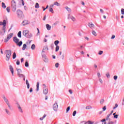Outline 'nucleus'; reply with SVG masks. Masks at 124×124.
Returning <instances> with one entry per match:
<instances>
[{
	"label": "nucleus",
	"instance_id": "obj_17",
	"mask_svg": "<svg viewBox=\"0 0 124 124\" xmlns=\"http://www.w3.org/2000/svg\"><path fill=\"white\" fill-rule=\"evenodd\" d=\"M16 70L17 71V75L22 73V70H21L20 69H18V68H17Z\"/></svg>",
	"mask_w": 124,
	"mask_h": 124
},
{
	"label": "nucleus",
	"instance_id": "obj_31",
	"mask_svg": "<svg viewBox=\"0 0 124 124\" xmlns=\"http://www.w3.org/2000/svg\"><path fill=\"white\" fill-rule=\"evenodd\" d=\"M2 8H6V5H5V3L4 2H2Z\"/></svg>",
	"mask_w": 124,
	"mask_h": 124
},
{
	"label": "nucleus",
	"instance_id": "obj_5",
	"mask_svg": "<svg viewBox=\"0 0 124 124\" xmlns=\"http://www.w3.org/2000/svg\"><path fill=\"white\" fill-rule=\"evenodd\" d=\"M109 121L108 119V116H107L106 119H104L102 120H101V122H102V124H109Z\"/></svg>",
	"mask_w": 124,
	"mask_h": 124
},
{
	"label": "nucleus",
	"instance_id": "obj_40",
	"mask_svg": "<svg viewBox=\"0 0 124 124\" xmlns=\"http://www.w3.org/2000/svg\"><path fill=\"white\" fill-rule=\"evenodd\" d=\"M5 110L6 111V113L8 114V115H10V112H9L8 111V110H7V109H5Z\"/></svg>",
	"mask_w": 124,
	"mask_h": 124
},
{
	"label": "nucleus",
	"instance_id": "obj_29",
	"mask_svg": "<svg viewBox=\"0 0 124 124\" xmlns=\"http://www.w3.org/2000/svg\"><path fill=\"white\" fill-rule=\"evenodd\" d=\"M16 44H17V45H18V46H19V47H20V46H22V44H23V42L22 41H20L19 42H18Z\"/></svg>",
	"mask_w": 124,
	"mask_h": 124
},
{
	"label": "nucleus",
	"instance_id": "obj_48",
	"mask_svg": "<svg viewBox=\"0 0 124 124\" xmlns=\"http://www.w3.org/2000/svg\"><path fill=\"white\" fill-rule=\"evenodd\" d=\"M37 30L38 31V32L37 33V35H39V33H40V32L39 31V29L38 28H37Z\"/></svg>",
	"mask_w": 124,
	"mask_h": 124
},
{
	"label": "nucleus",
	"instance_id": "obj_60",
	"mask_svg": "<svg viewBox=\"0 0 124 124\" xmlns=\"http://www.w3.org/2000/svg\"><path fill=\"white\" fill-rule=\"evenodd\" d=\"M69 93H70V94H72V93H73L72 90H70L69 91Z\"/></svg>",
	"mask_w": 124,
	"mask_h": 124
},
{
	"label": "nucleus",
	"instance_id": "obj_3",
	"mask_svg": "<svg viewBox=\"0 0 124 124\" xmlns=\"http://www.w3.org/2000/svg\"><path fill=\"white\" fill-rule=\"evenodd\" d=\"M0 26H3L2 30L5 32V27H6V20H4L2 22H0Z\"/></svg>",
	"mask_w": 124,
	"mask_h": 124
},
{
	"label": "nucleus",
	"instance_id": "obj_39",
	"mask_svg": "<svg viewBox=\"0 0 124 124\" xmlns=\"http://www.w3.org/2000/svg\"><path fill=\"white\" fill-rule=\"evenodd\" d=\"M70 110V107H68L66 108V113H68V111Z\"/></svg>",
	"mask_w": 124,
	"mask_h": 124
},
{
	"label": "nucleus",
	"instance_id": "obj_59",
	"mask_svg": "<svg viewBox=\"0 0 124 124\" xmlns=\"http://www.w3.org/2000/svg\"><path fill=\"white\" fill-rule=\"evenodd\" d=\"M114 112V111L112 110L111 111V113L109 114H108V116H109V117L110 116H111V115H112V114H113V112Z\"/></svg>",
	"mask_w": 124,
	"mask_h": 124
},
{
	"label": "nucleus",
	"instance_id": "obj_16",
	"mask_svg": "<svg viewBox=\"0 0 124 124\" xmlns=\"http://www.w3.org/2000/svg\"><path fill=\"white\" fill-rule=\"evenodd\" d=\"M94 124V122H93V121H88L87 122H86L84 124Z\"/></svg>",
	"mask_w": 124,
	"mask_h": 124
},
{
	"label": "nucleus",
	"instance_id": "obj_1",
	"mask_svg": "<svg viewBox=\"0 0 124 124\" xmlns=\"http://www.w3.org/2000/svg\"><path fill=\"white\" fill-rule=\"evenodd\" d=\"M11 4L12 11L15 12L17 8V4L16 3V1H15V0H12L11 1Z\"/></svg>",
	"mask_w": 124,
	"mask_h": 124
},
{
	"label": "nucleus",
	"instance_id": "obj_13",
	"mask_svg": "<svg viewBox=\"0 0 124 124\" xmlns=\"http://www.w3.org/2000/svg\"><path fill=\"white\" fill-rule=\"evenodd\" d=\"M43 59L45 62H48V59L47 58L46 55H43Z\"/></svg>",
	"mask_w": 124,
	"mask_h": 124
},
{
	"label": "nucleus",
	"instance_id": "obj_57",
	"mask_svg": "<svg viewBox=\"0 0 124 124\" xmlns=\"http://www.w3.org/2000/svg\"><path fill=\"white\" fill-rule=\"evenodd\" d=\"M55 67L57 68L59 67V63H56L55 64Z\"/></svg>",
	"mask_w": 124,
	"mask_h": 124
},
{
	"label": "nucleus",
	"instance_id": "obj_58",
	"mask_svg": "<svg viewBox=\"0 0 124 124\" xmlns=\"http://www.w3.org/2000/svg\"><path fill=\"white\" fill-rule=\"evenodd\" d=\"M97 76H98V78H100L101 75L99 73H97Z\"/></svg>",
	"mask_w": 124,
	"mask_h": 124
},
{
	"label": "nucleus",
	"instance_id": "obj_53",
	"mask_svg": "<svg viewBox=\"0 0 124 124\" xmlns=\"http://www.w3.org/2000/svg\"><path fill=\"white\" fill-rule=\"evenodd\" d=\"M118 116H119L118 115L116 114L115 115H114V119H118Z\"/></svg>",
	"mask_w": 124,
	"mask_h": 124
},
{
	"label": "nucleus",
	"instance_id": "obj_45",
	"mask_svg": "<svg viewBox=\"0 0 124 124\" xmlns=\"http://www.w3.org/2000/svg\"><path fill=\"white\" fill-rule=\"evenodd\" d=\"M100 103L101 104H103V103H104V99H102V100H101Z\"/></svg>",
	"mask_w": 124,
	"mask_h": 124
},
{
	"label": "nucleus",
	"instance_id": "obj_63",
	"mask_svg": "<svg viewBox=\"0 0 124 124\" xmlns=\"http://www.w3.org/2000/svg\"><path fill=\"white\" fill-rule=\"evenodd\" d=\"M30 93H32V88H30Z\"/></svg>",
	"mask_w": 124,
	"mask_h": 124
},
{
	"label": "nucleus",
	"instance_id": "obj_52",
	"mask_svg": "<svg viewBox=\"0 0 124 124\" xmlns=\"http://www.w3.org/2000/svg\"><path fill=\"white\" fill-rule=\"evenodd\" d=\"M114 80H115V81H116V80H117V79H118V76H114Z\"/></svg>",
	"mask_w": 124,
	"mask_h": 124
},
{
	"label": "nucleus",
	"instance_id": "obj_11",
	"mask_svg": "<svg viewBox=\"0 0 124 124\" xmlns=\"http://www.w3.org/2000/svg\"><path fill=\"white\" fill-rule=\"evenodd\" d=\"M19 41H20V40L19 39H18L17 37H14V41L16 44H17V43H18L19 42Z\"/></svg>",
	"mask_w": 124,
	"mask_h": 124
},
{
	"label": "nucleus",
	"instance_id": "obj_2",
	"mask_svg": "<svg viewBox=\"0 0 124 124\" xmlns=\"http://www.w3.org/2000/svg\"><path fill=\"white\" fill-rule=\"evenodd\" d=\"M11 54H12L11 50H6V61H9L10 59V57H11Z\"/></svg>",
	"mask_w": 124,
	"mask_h": 124
},
{
	"label": "nucleus",
	"instance_id": "obj_37",
	"mask_svg": "<svg viewBox=\"0 0 124 124\" xmlns=\"http://www.w3.org/2000/svg\"><path fill=\"white\" fill-rule=\"evenodd\" d=\"M6 11L8 13H9V12H10V7H7L6 8Z\"/></svg>",
	"mask_w": 124,
	"mask_h": 124
},
{
	"label": "nucleus",
	"instance_id": "obj_32",
	"mask_svg": "<svg viewBox=\"0 0 124 124\" xmlns=\"http://www.w3.org/2000/svg\"><path fill=\"white\" fill-rule=\"evenodd\" d=\"M3 99L7 104V103H9V102H8V100H7L5 96L3 97Z\"/></svg>",
	"mask_w": 124,
	"mask_h": 124
},
{
	"label": "nucleus",
	"instance_id": "obj_50",
	"mask_svg": "<svg viewBox=\"0 0 124 124\" xmlns=\"http://www.w3.org/2000/svg\"><path fill=\"white\" fill-rule=\"evenodd\" d=\"M102 109H103V111H105V110H106V106H105L102 108Z\"/></svg>",
	"mask_w": 124,
	"mask_h": 124
},
{
	"label": "nucleus",
	"instance_id": "obj_24",
	"mask_svg": "<svg viewBox=\"0 0 124 124\" xmlns=\"http://www.w3.org/2000/svg\"><path fill=\"white\" fill-rule=\"evenodd\" d=\"M46 28L48 31H50L51 30V26H49V24H46Z\"/></svg>",
	"mask_w": 124,
	"mask_h": 124
},
{
	"label": "nucleus",
	"instance_id": "obj_25",
	"mask_svg": "<svg viewBox=\"0 0 124 124\" xmlns=\"http://www.w3.org/2000/svg\"><path fill=\"white\" fill-rule=\"evenodd\" d=\"M36 87H37L36 91L38 92V91H39V82L37 83Z\"/></svg>",
	"mask_w": 124,
	"mask_h": 124
},
{
	"label": "nucleus",
	"instance_id": "obj_44",
	"mask_svg": "<svg viewBox=\"0 0 124 124\" xmlns=\"http://www.w3.org/2000/svg\"><path fill=\"white\" fill-rule=\"evenodd\" d=\"M106 76L108 78H110V74H109V73H107Z\"/></svg>",
	"mask_w": 124,
	"mask_h": 124
},
{
	"label": "nucleus",
	"instance_id": "obj_41",
	"mask_svg": "<svg viewBox=\"0 0 124 124\" xmlns=\"http://www.w3.org/2000/svg\"><path fill=\"white\" fill-rule=\"evenodd\" d=\"M49 12H51V13H54V11L53 10V8L51 7L49 8Z\"/></svg>",
	"mask_w": 124,
	"mask_h": 124
},
{
	"label": "nucleus",
	"instance_id": "obj_64",
	"mask_svg": "<svg viewBox=\"0 0 124 124\" xmlns=\"http://www.w3.org/2000/svg\"><path fill=\"white\" fill-rule=\"evenodd\" d=\"M100 11L101 13H103V10H102V9H100Z\"/></svg>",
	"mask_w": 124,
	"mask_h": 124
},
{
	"label": "nucleus",
	"instance_id": "obj_43",
	"mask_svg": "<svg viewBox=\"0 0 124 124\" xmlns=\"http://www.w3.org/2000/svg\"><path fill=\"white\" fill-rule=\"evenodd\" d=\"M76 113H77L76 110H75V111L73 112V117H75V116H76Z\"/></svg>",
	"mask_w": 124,
	"mask_h": 124
},
{
	"label": "nucleus",
	"instance_id": "obj_35",
	"mask_svg": "<svg viewBox=\"0 0 124 124\" xmlns=\"http://www.w3.org/2000/svg\"><path fill=\"white\" fill-rule=\"evenodd\" d=\"M92 34H93V35H94L95 36H96L97 35L96 32H95V31H92Z\"/></svg>",
	"mask_w": 124,
	"mask_h": 124
},
{
	"label": "nucleus",
	"instance_id": "obj_23",
	"mask_svg": "<svg viewBox=\"0 0 124 124\" xmlns=\"http://www.w3.org/2000/svg\"><path fill=\"white\" fill-rule=\"evenodd\" d=\"M43 93H44V94H47V93H48V89L44 90Z\"/></svg>",
	"mask_w": 124,
	"mask_h": 124
},
{
	"label": "nucleus",
	"instance_id": "obj_7",
	"mask_svg": "<svg viewBox=\"0 0 124 124\" xmlns=\"http://www.w3.org/2000/svg\"><path fill=\"white\" fill-rule=\"evenodd\" d=\"M30 33V31L28 30H24L23 31V34L24 35V36H27L28 34Z\"/></svg>",
	"mask_w": 124,
	"mask_h": 124
},
{
	"label": "nucleus",
	"instance_id": "obj_10",
	"mask_svg": "<svg viewBox=\"0 0 124 124\" xmlns=\"http://www.w3.org/2000/svg\"><path fill=\"white\" fill-rule=\"evenodd\" d=\"M68 19H70L73 22L76 21V19L73 16H69L68 17Z\"/></svg>",
	"mask_w": 124,
	"mask_h": 124
},
{
	"label": "nucleus",
	"instance_id": "obj_27",
	"mask_svg": "<svg viewBox=\"0 0 124 124\" xmlns=\"http://www.w3.org/2000/svg\"><path fill=\"white\" fill-rule=\"evenodd\" d=\"M59 43H60V41H59L58 40H56L54 42V44L55 46H58V44H59Z\"/></svg>",
	"mask_w": 124,
	"mask_h": 124
},
{
	"label": "nucleus",
	"instance_id": "obj_34",
	"mask_svg": "<svg viewBox=\"0 0 124 124\" xmlns=\"http://www.w3.org/2000/svg\"><path fill=\"white\" fill-rule=\"evenodd\" d=\"M25 66L26 67H29V62L28 61H26L25 63Z\"/></svg>",
	"mask_w": 124,
	"mask_h": 124
},
{
	"label": "nucleus",
	"instance_id": "obj_6",
	"mask_svg": "<svg viewBox=\"0 0 124 124\" xmlns=\"http://www.w3.org/2000/svg\"><path fill=\"white\" fill-rule=\"evenodd\" d=\"M16 14L18 16H23V12L20 10H17L16 11Z\"/></svg>",
	"mask_w": 124,
	"mask_h": 124
},
{
	"label": "nucleus",
	"instance_id": "obj_36",
	"mask_svg": "<svg viewBox=\"0 0 124 124\" xmlns=\"http://www.w3.org/2000/svg\"><path fill=\"white\" fill-rule=\"evenodd\" d=\"M13 59H16V53L14 52L13 54Z\"/></svg>",
	"mask_w": 124,
	"mask_h": 124
},
{
	"label": "nucleus",
	"instance_id": "obj_28",
	"mask_svg": "<svg viewBox=\"0 0 124 124\" xmlns=\"http://www.w3.org/2000/svg\"><path fill=\"white\" fill-rule=\"evenodd\" d=\"M93 108L92 107V106H87L86 107V109H87V110H90V109H92Z\"/></svg>",
	"mask_w": 124,
	"mask_h": 124
},
{
	"label": "nucleus",
	"instance_id": "obj_47",
	"mask_svg": "<svg viewBox=\"0 0 124 124\" xmlns=\"http://www.w3.org/2000/svg\"><path fill=\"white\" fill-rule=\"evenodd\" d=\"M102 54H103V51H100L98 52V55H102Z\"/></svg>",
	"mask_w": 124,
	"mask_h": 124
},
{
	"label": "nucleus",
	"instance_id": "obj_62",
	"mask_svg": "<svg viewBox=\"0 0 124 124\" xmlns=\"http://www.w3.org/2000/svg\"><path fill=\"white\" fill-rule=\"evenodd\" d=\"M115 35H113L112 36V37H111V39H114V38H115Z\"/></svg>",
	"mask_w": 124,
	"mask_h": 124
},
{
	"label": "nucleus",
	"instance_id": "obj_42",
	"mask_svg": "<svg viewBox=\"0 0 124 124\" xmlns=\"http://www.w3.org/2000/svg\"><path fill=\"white\" fill-rule=\"evenodd\" d=\"M46 117V114H45V115L43 116V117L40 118V120L41 121H43V119H44V118H45Z\"/></svg>",
	"mask_w": 124,
	"mask_h": 124
},
{
	"label": "nucleus",
	"instance_id": "obj_55",
	"mask_svg": "<svg viewBox=\"0 0 124 124\" xmlns=\"http://www.w3.org/2000/svg\"><path fill=\"white\" fill-rule=\"evenodd\" d=\"M16 64H17V65H19L20 64V61H19V60L17 61Z\"/></svg>",
	"mask_w": 124,
	"mask_h": 124
},
{
	"label": "nucleus",
	"instance_id": "obj_15",
	"mask_svg": "<svg viewBox=\"0 0 124 124\" xmlns=\"http://www.w3.org/2000/svg\"><path fill=\"white\" fill-rule=\"evenodd\" d=\"M54 5H56L57 6H60L61 4L58 2V1H55L54 3V5H52V6H54Z\"/></svg>",
	"mask_w": 124,
	"mask_h": 124
},
{
	"label": "nucleus",
	"instance_id": "obj_14",
	"mask_svg": "<svg viewBox=\"0 0 124 124\" xmlns=\"http://www.w3.org/2000/svg\"><path fill=\"white\" fill-rule=\"evenodd\" d=\"M29 24V21H28L27 20H25L23 22H22V25L23 26H26V25H28Z\"/></svg>",
	"mask_w": 124,
	"mask_h": 124
},
{
	"label": "nucleus",
	"instance_id": "obj_56",
	"mask_svg": "<svg viewBox=\"0 0 124 124\" xmlns=\"http://www.w3.org/2000/svg\"><path fill=\"white\" fill-rule=\"evenodd\" d=\"M117 107H118V104H116L115 105V107L113 108V109H116V108H117Z\"/></svg>",
	"mask_w": 124,
	"mask_h": 124
},
{
	"label": "nucleus",
	"instance_id": "obj_51",
	"mask_svg": "<svg viewBox=\"0 0 124 124\" xmlns=\"http://www.w3.org/2000/svg\"><path fill=\"white\" fill-rule=\"evenodd\" d=\"M18 76H19V77H24V75H23L22 74H20L18 75Z\"/></svg>",
	"mask_w": 124,
	"mask_h": 124
},
{
	"label": "nucleus",
	"instance_id": "obj_19",
	"mask_svg": "<svg viewBox=\"0 0 124 124\" xmlns=\"http://www.w3.org/2000/svg\"><path fill=\"white\" fill-rule=\"evenodd\" d=\"M65 8L68 12H71V9H70V8L68 7V6H66Z\"/></svg>",
	"mask_w": 124,
	"mask_h": 124
},
{
	"label": "nucleus",
	"instance_id": "obj_21",
	"mask_svg": "<svg viewBox=\"0 0 124 124\" xmlns=\"http://www.w3.org/2000/svg\"><path fill=\"white\" fill-rule=\"evenodd\" d=\"M17 107L19 110V112H21V113H23V110L22 109V108H21V107L20 106V105L18 104Z\"/></svg>",
	"mask_w": 124,
	"mask_h": 124
},
{
	"label": "nucleus",
	"instance_id": "obj_46",
	"mask_svg": "<svg viewBox=\"0 0 124 124\" xmlns=\"http://www.w3.org/2000/svg\"><path fill=\"white\" fill-rule=\"evenodd\" d=\"M121 14H122V15H124V9H121Z\"/></svg>",
	"mask_w": 124,
	"mask_h": 124
},
{
	"label": "nucleus",
	"instance_id": "obj_18",
	"mask_svg": "<svg viewBox=\"0 0 124 124\" xmlns=\"http://www.w3.org/2000/svg\"><path fill=\"white\" fill-rule=\"evenodd\" d=\"M88 26L91 28V29H93V28H94V25L92 23H89Z\"/></svg>",
	"mask_w": 124,
	"mask_h": 124
},
{
	"label": "nucleus",
	"instance_id": "obj_12",
	"mask_svg": "<svg viewBox=\"0 0 124 124\" xmlns=\"http://www.w3.org/2000/svg\"><path fill=\"white\" fill-rule=\"evenodd\" d=\"M110 118V115H108V124H113L114 122L112 121H111V119Z\"/></svg>",
	"mask_w": 124,
	"mask_h": 124
},
{
	"label": "nucleus",
	"instance_id": "obj_20",
	"mask_svg": "<svg viewBox=\"0 0 124 124\" xmlns=\"http://www.w3.org/2000/svg\"><path fill=\"white\" fill-rule=\"evenodd\" d=\"M26 84L27 86V89H30V83H29L28 79H27L26 81Z\"/></svg>",
	"mask_w": 124,
	"mask_h": 124
},
{
	"label": "nucleus",
	"instance_id": "obj_54",
	"mask_svg": "<svg viewBox=\"0 0 124 124\" xmlns=\"http://www.w3.org/2000/svg\"><path fill=\"white\" fill-rule=\"evenodd\" d=\"M99 81L100 83H101V84H102V83H103V81H102V79H101V78H99Z\"/></svg>",
	"mask_w": 124,
	"mask_h": 124
},
{
	"label": "nucleus",
	"instance_id": "obj_22",
	"mask_svg": "<svg viewBox=\"0 0 124 124\" xmlns=\"http://www.w3.org/2000/svg\"><path fill=\"white\" fill-rule=\"evenodd\" d=\"M22 31H19L18 33H17V36H18L20 38L22 37Z\"/></svg>",
	"mask_w": 124,
	"mask_h": 124
},
{
	"label": "nucleus",
	"instance_id": "obj_38",
	"mask_svg": "<svg viewBox=\"0 0 124 124\" xmlns=\"http://www.w3.org/2000/svg\"><path fill=\"white\" fill-rule=\"evenodd\" d=\"M39 7V4L36 3L35 5V8H38Z\"/></svg>",
	"mask_w": 124,
	"mask_h": 124
},
{
	"label": "nucleus",
	"instance_id": "obj_49",
	"mask_svg": "<svg viewBox=\"0 0 124 124\" xmlns=\"http://www.w3.org/2000/svg\"><path fill=\"white\" fill-rule=\"evenodd\" d=\"M8 107H9V109H11V106H10V104H9V103H7Z\"/></svg>",
	"mask_w": 124,
	"mask_h": 124
},
{
	"label": "nucleus",
	"instance_id": "obj_4",
	"mask_svg": "<svg viewBox=\"0 0 124 124\" xmlns=\"http://www.w3.org/2000/svg\"><path fill=\"white\" fill-rule=\"evenodd\" d=\"M13 36V33H11L7 35V37L4 39V42H7L11 37Z\"/></svg>",
	"mask_w": 124,
	"mask_h": 124
},
{
	"label": "nucleus",
	"instance_id": "obj_8",
	"mask_svg": "<svg viewBox=\"0 0 124 124\" xmlns=\"http://www.w3.org/2000/svg\"><path fill=\"white\" fill-rule=\"evenodd\" d=\"M58 107H59L58 103H56L53 105V109L54 111H57L58 110Z\"/></svg>",
	"mask_w": 124,
	"mask_h": 124
},
{
	"label": "nucleus",
	"instance_id": "obj_61",
	"mask_svg": "<svg viewBox=\"0 0 124 124\" xmlns=\"http://www.w3.org/2000/svg\"><path fill=\"white\" fill-rule=\"evenodd\" d=\"M22 5H25V2H24V0H21Z\"/></svg>",
	"mask_w": 124,
	"mask_h": 124
},
{
	"label": "nucleus",
	"instance_id": "obj_30",
	"mask_svg": "<svg viewBox=\"0 0 124 124\" xmlns=\"http://www.w3.org/2000/svg\"><path fill=\"white\" fill-rule=\"evenodd\" d=\"M31 49L32 50H34V49H35V45L34 44L32 45L31 46Z\"/></svg>",
	"mask_w": 124,
	"mask_h": 124
},
{
	"label": "nucleus",
	"instance_id": "obj_9",
	"mask_svg": "<svg viewBox=\"0 0 124 124\" xmlns=\"http://www.w3.org/2000/svg\"><path fill=\"white\" fill-rule=\"evenodd\" d=\"M10 70L13 75V76H14V70L13 69V67H12V66L10 65Z\"/></svg>",
	"mask_w": 124,
	"mask_h": 124
},
{
	"label": "nucleus",
	"instance_id": "obj_26",
	"mask_svg": "<svg viewBox=\"0 0 124 124\" xmlns=\"http://www.w3.org/2000/svg\"><path fill=\"white\" fill-rule=\"evenodd\" d=\"M56 48H55V52L59 51V50H60V46H56Z\"/></svg>",
	"mask_w": 124,
	"mask_h": 124
},
{
	"label": "nucleus",
	"instance_id": "obj_33",
	"mask_svg": "<svg viewBox=\"0 0 124 124\" xmlns=\"http://www.w3.org/2000/svg\"><path fill=\"white\" fill-rule=\"evenodd\" d=\"M27 48V45L26 44H24L22 47V50H25Z\"/></svg>",
	"mask_w": 124,
	"mask_h": 124
}]
</instances>
